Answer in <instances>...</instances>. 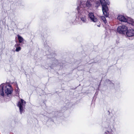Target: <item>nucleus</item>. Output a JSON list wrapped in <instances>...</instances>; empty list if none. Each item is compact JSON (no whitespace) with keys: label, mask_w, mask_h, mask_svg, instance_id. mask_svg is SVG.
Here are the masks:
<instances>
[{"label":"nucleus","mask_w":134,"mask_h":134,"mask_svg":"<svg viewBox=\"0 0 134 134\" xmlns=\"http://www.w3.org/2000/svg\"><path fill=\"white\" fill-rule=\"evenodd\" d=\"M100 2L102 6V9L103 14L106 17H107L109 16V13L108 12V8L105 1L104 0H100Z\"/></svg>","instance_id":"4"},{"label":"nucleus","mask_w":134,"mask_h":134,"mask_svg":"<svg viewBox=\"0 0 134 134\" xmlns=\"http://www.w3.org/2000/svg\"><path fill=\"white\" fill-rule=\"evenodd\" d=\"M4 88L5 93L7 95L10 94L13 91L11 86L9 83H2L0 85V94L3 96L4 95Z\"/></svg>","instance_id":"1"},{"label":"nucleus","mask_w":134,"mask_h":134,"mask_svg":"<svg viewBox=\"0 0 134 134\" xmlns=\"http://www.w3.org/2000/svg\"><path fill=\"white\" fill-rule=\"evenodd\" d=\"M94 5L96 7H98L100 5V3L98 1H96L94 4Z\"/></svg>","instance_id":"11"},{"label":"nucleus","mask_w":134,"mask_h":134,"mask_svg":"<svg viewBox=\"0 0 134 134\" xmlns=\"http://www.w3.org/2000/svg\"><path fill=\"white\" fill-rule=\"evenodd\" d=\"M101 18L103 20V21L105 23H106L107 21L105 20V18L104 16H101Z\"/></svg>","instance_id":"12"},{"label":"nucleus","mask_w":134,"mask_h":134,"mask_svg":"<svg viewBox=\"0 0 134 134\" xmlns=\"http://www.w3.org/2000/svg\"><path fill=\"white\" fill-rule=\"evenodd\" d=\"M127 27L125 25L119 26L117 28V31L120 33H124L127 30Z\"/></svg>","instance_id":"6"},{"label":"nucleus","mask_w":134,"mask_h":134,"mask_svg":"<svg viewBox=\"0 0 134 134\" xmlns=\"http://www.w3.org/2000/svg\"><path fill=\"white\" fill-rule=\"evenodd\" d=\"M18 38L19 40V42L20 43L22 42L24 40V39L21 36L19 35H18Z\"/></svg>","instance_id":"10"},{"label":"nucleus","mask_w":134,"mask_h":134,"mask_svg":"<svg viewBox=\"0 0 134 134\" xmlns=\"http://www.w3.org/2000/svg\"><path fill=\"white\" fill-rule=\"evenodd\" d=\"M107 3L108 4H109V3Z\"/></svg>","instance_id":"16"},{"label":"nucleus","mask_w":134,"mask_h":134,"mask_svg":"<svg viewBox=\"0 0 134 134\" xmlns=\"http://www.w3.org/2000/svg\"><path fill=\"white\" fill-rule=\"evenodd\" d=\"M91 2L88 0L87 1L86 4L85 1H80L79 6H78L77 10L78 13L79 14H81L83 11L84 8L86 6L89 8L91 7L92 4Z\"/></svg>","instance_id":"2"},{"label":"nucleus","mask_w":134,"mask_h":134,"mask_svg":"<svg viewBox=\"0 0 134 134\" xmlns=\"http://www.w3.org/2000/svg\"><path fill=\"white\" fill-rule=\"evenodd\" d=\"M25 104V102L22 99H21V101L18 102L17 105L19 108L20 112L21 114L24 110V108Z\"/></svg>","instance_id":"5"},{"label":"nucleus","mask_w":134,"mask_h":134,"mask_svg":"<svg viewBox=\"0 0 134 134\" xmlns=\"http://www.w3.org/2000/svg\"><path fill=\"white\" fill-rule=\"evenodd\" d=\"M88 16L92 21L94 22H97L98 21L96 17L94 16L93 13H89Z\"/></svg>","instance_id":"7"},{"label":"nucleus","mask_w":134,"mask_h":134,"mask_svg":"<svg viewBox=\"0 0 134 134\" xmlns=\"http://www.w3.org/2000/svg\"><path fill=\"white\" fill-rule=\"evenodd\" d=\"M107 3L108 4H109V3Z\"/></svg>","instance_id":"15"},{"label":"nucleus","mask_w":134,"mask_h":134,"mask_svg":"<svg viewBox=\"0 0 134 134\" xmlns=\"http://www.w3.org/2000/svg\"><path fill=\"white\" fill-rule=\"evenodd\" d=\"M21 49V48L20 47H16L15 51L16 52H18Z\"/></svg>","instance_id":"13"},{"label":"nucleus","mask_w":134,"mask_h":134,"mask_svg":"<svg viewBox=\"0 0 134 134\" xmlns=\"http://www.w3.org/2000/svg\"><path fill=\"white\" fill-rule=\"evenodd\" d=\"M118 19L121 21L127 22L134 26V20L130 18H127L123 15H119L118 16Z\"/></svg>","instance_id":"3"},{"label":"nucleus","mask_w":134,"mask_h":134,"mask_svg":"<svg viewBox=\"0 0 134 134\" xmlns=\"http://www.w3.org/2000/svg\"><path fill=\"white\" fill-rule=\"evenodd\" d=\"M97 26L98 27H100V24L99 25H97Z\"/></svg>","instance_id":"14"},{"label":"nucleus","mask_w":134,"mask_h":134,"mask_svg":"<svg viewBox=\"0 0 134 134\" xmlns=\"http://www.w3.org/2000/svg\"><path fill=\"white\" fill-rule=\"evenodd\" d=\"M126 35L128 37H131L134 36V30L132 29H129L126 32Z\"/></svg>","instance_id":"8"},{"label":"nucleus","mask_w":134,"mask_h":134,"mask_svg":"<svg viewBox=\"0 0 134 134\" xmlns=\"http://www.w3.org/2000/svg\"><path fill=\"white\" fill-rule=\"evenodd\" d=\"M81 19L83 23H85L87 21L86 16L85 15H83L81 17Z\"/></svg>","instance_id":"9"}]
</instances>
